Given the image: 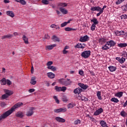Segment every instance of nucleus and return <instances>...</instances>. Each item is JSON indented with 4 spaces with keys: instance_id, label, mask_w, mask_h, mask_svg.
I'll list each match as a JSON object with an SVG mask.
<instances>
[{
    "instance_id": "obj_1",
    "label": "nucleus",
    "mask_w": 127,
    "mask_h": 127,
    "mask_svg": "<svg viewBox=\"0 0 127 127\" xmlns=\"http://www.w3.org/2000/svg\"><path fill=\"white\" fill-rule=\"evenodd\" d=\"M21 106H23V103L21 102H18V103L15 104L10 109V110H8L7 111L4 113L3 114L1 115V116H0V121L4 120V119H6V118H7L8 116H10V115L12 114L15 109H17V108H19V107H21Z\"/></svg>"
},
{
    "instance_id": "obj_2",
    "label": "nucleus",
    "mask_w": 127,
    "mask_h": 127,
    "mask_svg": "<svg viewBox=\"0 0 127 127\" xmlns=\"http://www.w3.org/2000/svg\"><path fill=\"white\" fill-rule=\"evenodd\" d=\"M59 83L63 85L64 86H69L72 83V81L70 79L67 78V79H64V78H61L58 80Z\"/></svg>"
},
{
    "instance_id": "obj_3",
    "label": "nucleus",
    "mask_w": 127,
    "mask_h": 127,
    "mask_svg": "<svg viewBox=\"0 0 127 127\" xmlns=\"http://www.w3.org/2000/svg\"><path fill=\"white\" fill-rule=\"evenodd\" d=\"M90 55H91V51H85L81 54L82 57L85 59L89 58Z\"/></svg>"
},
{
    "instance_id": "obj_4",
    "label": "nucleus",
    "mask_w": 127,
    "mask_h": 127,
    "mask_svg": "<svg viewBox=\"0 0 127 127\" xmlns=\"http://www.w3.org/2000/svg\"><path fill=\"white\" fill-rule=\"evenodd\" d=\"M66 111H67V109H66V108L64 107V108H61L57 109H55L54 110V112L55 113H57V114H58L59 113H64L65 112H66Z\"/></svg>"
},
{
    "instance_id": "obj_5",
    "label": "nucleus",
    "mask_w": 127,
    "mask_h": 127,
    "mask_svg": "<svg viewBox=\"0 0 127 127\" xmlns=\"http://www.w3.org/2000/svg\"><path fill=\"white\" fill-rule=\"evenodd\" d=\"M34 110V108L33 107H31L29 110L26 112V116L27 117H31L34 113L33 112V110Z\"/></svg>"
},
{
    "instance_id": "obj_6",
    "label": "nucleus",
    "mask_w": 127,
    "mask_h": 127,
    "mask_svg": "<svg viewBox=\"0 0 127 127\" xmlns=\"http://www.w3.org/2000/svg\"><path fill=\"white\" fill-rule=\"evenodd\" d=\"M90 39L89 36L88 35H85L84 36H81L80 38V42H86V41H88Z\"/></svg>"
},
{
    "instance_id": "obj_7",
    "label": "nucleus",
    "mask_w": 127,
    "mask_h": 127,
    "mask_svg": "<svg viewBox=\"0 0 127 127\" xmlns=\"http://www.w3.org/2000/svg\"><path fill=\"white\" fill-rule=\"evenodd\" d=\"M73 93L76 95V98L77 99H78V100H80V96L79 95L80 94V87L77 88L75 89L73 91Z\"/></svg>"
},
{
    "instance_id": "obj_8",
    "label": "nucleus",
    "mask_w": 127,
    "mask_h": 127,
    "mask_svg": "<svg viewBox=\"0 0 127 127\" xmlns=\"http://www.w3.org/2000/svg\"><path fill=\"white\" fill-rule=\"evenodd\" d=\"M15 116L17 118H20V119H22L24 117V113L22 111H18L15 114Z\"/></svg>"
},
{
    "instance_id": "obj_9",
    "label": "nucleus",
    "mask_w": 127,
    "mask_h": 127,
    "mask_svg": "<svg viewBox=\"0 0 127 127\" xmlns=\"http://www.w3.org/2000/svg\"><path fill=\"white\" fill-rule=\"evenodd\" d=\"M103 112H104V110L103 109V108H100L98 110H97L95 111V112L94 114V116H99V115H100V114H102V113H103Z\"/></svg>"
},
{
    "instance_id": "obj_10",
    "label": "nucleus",
    "mask_w": 127,
    "mask_h": 127,
    "mask_svg": "<svg viewBox=\"0 0 127 127\" xmlns=\"http://www.w3.org/2000/svg\"><path fill=\"white\" fill-rule=\"evenodd\" d=\"M4 92L5 94L8 97H9V96H11V95L13 94V92L12 91L9 90L8 89H4Z\"/></svg>"
},
{
    "instance_id": "obj_11",
    "label": "nucleus",
    "mask_w": 127,
    "mask_h": 127,
    "mask_svg": "<svg viewBox=\"0 0 127 127\" xmlns=\"http://www.w3.org/2000/svg\"><path fill=\"white\" fill-rule=\"evenodd\" d=\"M52 40L54 41V42H60V39L58 38L56 35H53L52 37Z\"/></svg>"
},
{
    "instance_id": "obj_12",
    "label": "nucleus",
    "mask_w": 127,
    "mask_h": 127,
    "mask_svg": "<svg viewBox=\"0 0 127 127\" xmlns=\"http://www.w3.org/2000/svg\"><path fill=\"white\" fill-rule=\"evenodd\" d=\"M12 36H13V35L12 34L4 35L1 37V39L2 40H3V39H6V38L8 39H10V38H11V37H12Z\"/></svg>"
},
{
    "instance_id": "obj_13",
    "label": "nucleus",
    "mask_w": 127,
    "mask_h": 127,
    "mask_svg": "<svg viewBox=\"0 0 127 127\" xmlns=\"http://www.w3.org/2000/svg\"><path fill=\"white\" fill-rule=\"evenodd\" d=\"M57 46V45L56 44H53V45H50L46 46V49H48V50H52L54 47H56Z\"/></svg>"
},
{
    "instance_id": "obj_14",
    "label": "nucleus",
    "mask_w": 127,
    "mask_h": 127,
    "mask_svg": "<svg viewBox=\"0 0 127 127\" xmlns=\"http://www.w3.org/2000/svg\"><path fill=\"white\" fill-rule=\"evenodd\" d=\"M35 80H36V77H35V76L32 77L30 80V84L31 85H35L37 83V81Z\"/></svg>"
},
{
    "instance_id": "obj_15",
    "label": "nucleus",
    "mask_w": 127,
    "mask_h": 127,
    "mask_svg": "<svg viewBox=\"0 0 127 127\" xmlns=\"http://www.w3.org/2000/svg\"><path fill=\"white\" fill-rule=\"evenodd\" d=\"M55 119L56 121L59 122V123H65V122H66L65 119L60 117H56Z\"/></svg>"
},
{
    "instance_id": "obj_16",
    "label": "nucleus",
    "mask_w": 127,
    "mask_h": 127,
    "mask_svg": "<svg viewBox=\"0 0 127 127\" xmlns=\"http://www.w3.org/2000/svg\"><path fill=\"white\" fill-rule=\"evenodd\" d=\"M59 9L60 11L63 13V14H67V13H68V11L64 8L60 7Z\"/></svg>"
},
{
    "instance_id": "obj_17",
    "label": "nucleus",
    "mask_w": 127,
    "mask_h": 127,
    "mask_svg": "<svg viewBox=\"0 0 127 127\" xmlns=\"http://www.w3.org/2000/svg\"><path fill=\"white\" fill-rule=\"evenodd\" d=\"M91 10H92V11H100V10H101V7L100 6H95L93 7H91Z\"/></svg>"
},
{
    "instance_id": "obj_18",
    "label": "nucleus",
    "mask_w": 127,
    "mask_h": 127,
    "mask_svg": "<svg viewBox=\"0 0 127 127\" xmlns=\"http://www.w3.org/2000/svg\"><path fill=\"white\" fill-rule=\"evenodd\" d=\"M80 87L81 88V89H83V90H87L88 88H89V86L84 84V83H80Z\"/></svg>"
},
{
    "instance_id": "obj_19",
    "label": "nucleus",
    "mask_w": 127,
    "mask_h": 127,
    "mask_svg": "<svg viewBox=\"0 0 127 127\" xmlns=\"http://www.w3.org/2000/svg\"><path fill=\"white\" fill-rule=\"evenodd\" d=\"M6 14H7L8 16H10L11 17H14V13H13V12L11 11H7L6 12Z\"/></svg>"
},
{
    "instance_id": "obj_20",
    "label": "nucleus",
    "mask_w": 127,
    "mask_h": 127,
    "mask_svg": "<svg viewBox=\"0 0 127 127\" xmlns=\"http://www.w3.org/2000/svg\"><path fill=\"white\" fill-rule=\"evenodd\" d=\"M23 40L25 44H28L29 42H28V38H27L25 35H23L22 37Z\"/></svg>"
},
{
    "instance_id": "obj_21",
    "label": "nucleus",
    "mask_w": 127,
    "mask_h": 127,
    "mask_svg": "<svg viewBox=\"0 0 127 127\" xmlns=\"http://www.w3.org/2000/svg\"><path fill=\"white\" fill-rule=\"evenodd\" d=\"M47 75L48 77L50 79H54V78H55V74L52 72H48Z\"/></svg>"
},
{
    "instance_id": "obj_22",
    "label": "nucleus",
    "mask_w": 127,
    "mask_h": 127,
    "mask_svg": "<svg viewBox=\"0 0 127 127\" xmlns=\"http://www.w3.org/2000/svg\"><path fill=\"white\" fill-rule=\"evenodd\" d=\"M15 1H16L17 2H19L21 3V4H22V5H25L26 4V1L24 0H14Z\"/></svg>"
},
{
    "instance_id": "obj_23",
    "label": "nucleus",
    "mask_w": 127,
    "mask_h": 127,
    "mask_svg": "<svg viewBox=\"0 0 127 127\" xmlns=\"http://www.w3.org/2000/svg\"><path fill=\"white\" fill-rule=\"evenodd\" d=\"M91 22H93V24H94L95 25H97V24H99V21H98V19L96 18H93V19L91 20Z\"/></svg>"
},
{
    "instance_id": "obj_24",
    "label": "nucleus",
    "mask_w": 127,
    "mask_h": 127,
    "mask_svg": "<svg viewBox=\"0 0 127 127\" xmlns=\"http://www.w3.org/2000/svg\"><path fill=\"white\" fill-rule=\"evenodd\" d=\"M0 83L1 85H6V79H5V78H3L2 79L0 80Z\"/></svg>"
},
{
    "instance_id": "obj_25",
    "label": "nucleus",
    "mask_w": 127,
    "mask_h": 127,
    "mask_svg": "<svg viewBox=\"0 0 127 127\" xmlns=\"http://www.w3.org/2000/svg\"><path fill=\"white\" fill-rule=\"evenodd\" d=\"M47 68L49 69V70H51L53 72H55V71H56V67H55L53 65L47 66Z\"/></svg>"
},
{
    "instance_id": "obj_26",
    "label": "nucleus",
    "mask_w": 127,
    "mask_h": 127,
    "mask_svg": "<svg viewBox=\"0 0 127 127\" xmlns=\"http://www.w3.org/2000/svg\"><path fill=\"white\" fill-rule=\"evenodd\" d=\"M58 5L59 7H65L67 5V3L65 2L59 3Z\"/></svg>"
},
{
    "instance_id": "obj_27",
    "label": "nucleus",
    "mask_w": 127,
    "mask_h": 127,
    "mask_svg": "<svg viewBox=\"0 0 127 127\" xmlns=\"http://www.w3.org/2000/svg\"><path fill=\"white\" fill-rule=\"evenodd\" d=\"M108 68L111 72H114L117 70V67L114 66H110Z\"/></svg>"
},
{
    "instance_id": "obj_28",
    "label": "nucleus",
    "mask_w": 127,
    "mask_h": 127,
    "mask_svg": "<svg viewBox=\"0 0 127 127\" xmlns=\"http://www.w3.org/2000/svg\"><path fill=\"white\" fill-rule=\"evenodd\" d=\"M100 125L102 127H108L107 125V123H106V122H105L104 121H101L100 122Z\"/></svg>"
},
{
    "instance_id": "obj_29",
    "label": "nucleus",
    "mask_w": 127,
    "mask_h": 127,
    "mask_svg": "<svg viewBox=\"0 0 127 127\" xmlns=\"http://www.w3.org/2000/svg\"><path fill=\"white\" fill-rule=\"evenodd\" d=\"M124 94L123 92H119L115 94L116 97H119V98H121V97H123V95Z\"/></svg>"
},
{
    "instance_id": "obj_30",
    "label": "nucleus",
    "mask_w": 127,
    "mask_h": 127,
    "mask_svg": "<svg viewBox=\"0 0 127 127\" xmlns=\"http://www.w3.org/2000/svg\"><path fill=\"white\" fill-rule=\"evenodd\" d=\"M119 47H121V48H123V47H127V43H120L118 44Z\"/></svg>"
},
{
    "instance_id": "obj_31",
    "label": "nucleus",
    "mask_w": 127,
    "mask_h": 127,
    "mask_svg": "<svg viewBox=\"0 0 127 127\" xmlns=\"http://www.w3.org/2000/svg\"><path fill=\"white\" fill-rule=\"evenodd\" d=\"M111 101V102H114V103H119V102H120V101L119 100V99H118V98H116L115 97L112 98Z\"/></svg>"
},
{
    "instance_id": "obj_32",
    "label": "nucleus",
    "mask_w": 127,
    "mask_h": 127,
    "mask_svg": "<svg viewBox=\"0 0 127 127\" xmlns=\"http://www.w3.org/2000/svg\"><path fill=\"white\" fill-rule=\"evenodd\" d=\"M109 44H110V48L112 47V46H115L116 45V42H115L114 41L111 40L109 41Z\"/></svg>"
},
{
    "instance_id": "obj_33",
    "label": "nucleus",
    "mask_w": 127,
    "mask_h": 127,
    "mask_svg": "<svg viewBox=\"0 0 127 127\" xmlns=\"http://www.w3.org/2000/svg\"><path fill=\"white\" fill-rule=\"evenodd\" d=\"M55 90H56V92H61V87L56 86L55 87Z\"/></svg>"
},
{
    "instance_id": "obj_34",
    "label": "nucleus",
    "mask_w": 127,
    "mask_h": 127,
    "mask_svg": "<svg viewBox=\"0 0 127 127\" xmlns=\"http://www.w3.org/2000/svg\"><path fill=\"white\" fill-rule=\"evenodd\" d=\"M53 98L54 99V100H55L56 103H57V104H59L60 103V101H59V100L58 99V98H57V96H53Z\"/></svg>"
},
{
    "instance_id": "obj_35",
    "label": "nucleus",
    "mask_w": 127,
    "mask_h": 127,
    "mask_svg": "<svg viewBox=\"0 0 127 127\" xmlns=\"http://www.w3.org/2000/svg\"><path fill=\"white\" fill-rule=\"evenodd\" d=\"M110 46H107V45H105L103 47H102L103 50H108V49H110Z\"/></svg>"
},
{
    "instance_id": "obj_36",
    "label": "nucleus",
    "mask_w": 127,
    "mask_h": 127,
    "mask_svg": "<svg viewBox=\"0 0 127 127\" xmlns=\"http://www.w3.org/2000/svg\"><path fill=\"white\" fill-rule=\"evenodd\" d=\"M74 106H75V105H74V104L73 103H69L67 105V108L68 109H72L74 107Z\"/></svg>"
},
{
    "instance_id": "obj_37",
    "label": "nucleus",
    "mask_w": 127,
    "mask_h": 127,
    "mask_svg": "<svg viewBox=\"0 0 127 127\" xmlns=\"http://www.w3.org/2000/svg\"><path fill=\"white\" fill-rule=\"evenodd\" d=\"M42 2L45 5L49 4V1L48 0H42Z\"/></svg>"
},
{
    "instance_id": "obj_38",
    "label": "nucleus",
    "mask_w": 127,
    "mask_h": 127,
    "mask_svg": "<svg viewBox=\"0 0 127 127\" xmlns=\"http://www.w3.org/2000/svg\"><path fill=\"white\" fill-rule=\"evenodd\" d=\"M8 95H7L6 94H4L1 96V100H4V99H7L8 98Z\"/></svg>"
},
{
    "instance_id": "obj_39",
    "label": "nucleus",
    "mask_w": 127,
    "mask_h": 127,
    "mask_svg": "<svg viewBox=\"0 0 127 127\" xmlns=\"http://www.w3.org/2000/svg\"><path fill=\"white\" fill-rule=\"evenodd\" d=\"M121 115L122 116V117H124V118L125 117H127V114L125 111L121 112Z\"/></svg>"
},
{
    "instance_id": "obj_40",
    "label": "nucleus",
    "mask_w": 127,
    "mask_h": 127,
    "mask_svg": "<svg viewBox=\"0 0 127 127\" xmlns=\"http://www.w3.org/2000/svg\"><path fill=\"white\" fill-rule=\"evenodd\" d=\"M97 96L99 100H102V96H101V92L100 91L97 92Z\"/></svg>"
},
{
    "instance_id": "obj_41",
    "label": "nucleus",
    "mask_w": 127,
    "mask_h": 127,
    "mask_svg": "<svg viewBox=\"0 0 127 127\" xmlns=\"http://www.w3.org/2000/svg\"><path fill=\"white\" fill-rule=\"evenodd\" d=\"M64 30H65V31H71V30H74V29L72 28L66 27L65 28Z\"/></svg>"
},
{
    "instance_id": "obj_42",
    "label": "nucleus",
    "mask_w": 127,
    "mask_h": 127,
    "mask_svg": "<svg viewBox=\"0 0 127 127\" xmlns=\"http://www.w3.org/2000/svg\"><path fill=\"white\" fill-rule=\"evenodd\" d=\"M95 29H96V25L92 24V25H91V30L92 31H94V30H95Z\"/></svg>"
},
{
    "instance_id": "obj_43",
    "label": "nucleus",
    "mask_w": 127,
    "mask_h": 127,
    "mask_svg": "<svg viewBox=\"0 0 127 127\" xmlns=\"http://www.w3.org/2000/svg\"><path fill=\"white\" fill-rule=\"evenodd\" d=\"M123 1H125V0H118L116 2V4H120V3H122V2H123Z\"/></svg>"
},
{
    "instance_id": "obj_44",
    "label": "nucleus",
    "mask_w": 127,
    "mask_h": 127,
    "mask_svg": "<svg viewBox=\"0 0 127 127\" xmlns=\"http://www.w3.org/2000/svg\"><path fill=\"white\" fill-rule=\"evenodd\" d=\"M126 61V59L124 58H122V59H120V61H119L120 63H121V64H123L124 62Z\"/></svg>"
},
{
    "instance_id": "obj_45",
    "label": "nucleus",
    "mask_w": 127,
    "mask_h": 127,
    "mask_svg": "<svg viewBox=\"0 0 127 127\" xmlns=\"http://www.w3.org/2000/svg\"><path fill=\"white\" fill-rule=\"evenodd\" d=\"M121 19H124H124H127V15L124 14V15H121Z\"/></svg>"
},
{
    "instance_id": "obj_46",
    "label": "nucleus",
    "mask_w": 127,
    "mask_h": 127,
    "mask_svg": "<svg viewBox=\"0 0 127 127\" xmlns=\"http://www.w3.org/2000/svg\"><path fill=\"white\" fill-rule=\"evenodd\" d=\"M85 46L86 44H80V48H81V49H84Z\"/></svg>"
},
{
    "instance_id": "obj_47",
    "label": "nucleus",
    "mask_w": 127,
    "mask_h": 127,
    "mask_svg": "<svg viewBox=\"0 0 127 127\" xmlns=\"http://www.w3.org/2000/svg\"><path fill=\"white\" fill-rule=\"evenodd\" d=\"M67 90V87L65 86H63L61 87V91L62 92H65Z\"/></svg>"
},
{
    "instance_id": "obj_48",
    "label": "nucleus",
    "mask_w": 127,
    "mask_h": 127,
    "mask_svg": "<svg viewBox=\"0 0 127 127\" xmlns=\"http://www.w3.org/2000/svg\"><path fill=\"white\" fill-rule=\"evenodd\" d=\"M52 64H53V62H51V61L48 62L47 63V66H48V67H50V66H51V65H52Z\"/></svg>"
},
{
    "instance_id": "obj_49",
    "label": "nucleus",
    "mask_w": 127,
    "mask_h": 127,
    "mask_svg": "<svg viewBox=\"0 0 127 127\" xmlns=\"http://www.w3.org/2000/svg\"><path fill=\"white\" fill-rule=\"evenodd\" d=\"M62 99L63 102H67L68 101V99L66 96H63Z\"/></svg>"
},
{
    "instance_id": "obj_50",
    "label": "nucleus",
    "mask_w": 127,
    "mask_h": 127,
    "mask_svg": "<svg viewBox=\"0 0 127 127\" xmlns=\"http://www.w3.org/2000/svg\"><path fill=\"white\" fill-rule=\"evenodd\" d=\"M81 101H84L86 102V101H88V98H86L85 97H81Z\"/></svg>"
},
{
    "instance_id": "obj_51",
    "label": "nucleus",
    "mask_w": 127,
    "mask_h": 127,
    "mask_svg": "<svg viewBox=\"0 0 127 127\" xmlns=\"http://www.w3.org/2000/svg\"><path fill=\"white\" fill-rule=\"evenodd\" d=\"M67 25V23L66 22H64L61 24V27H65Z\"/></svg>"
},
{
    "instance_id": "obj_52",
    "label": "nucleus",
    "mask_w": 127,
    "mask_h": 127,
    "mask_svg": "<svg viewBox=\"0 0 127 127\" xmlns=\"http://www.w3.org/2000/svg\"><path fill=\"white\" fill-rule=\"evenodd\" d=\"M6 104H5V103L4 102H1L0 104V107H1L2 108H3V107H5V106H6Z\"/></svg>"
},
{
    "instance_id": "obj_53",
    "label": "nucleus",
    "mask_w": 127,
    "mask_h": 127,
    "mask_svg": "<svg viewBox=\"0 0 127 127\" xmlns=\"http://www.w3.org/2000/svg\"><path fill=\"white\" fill-rule=\"evenodd\" d=\"M6 83L8 86H10V85H11V81H10V80L9 79H7L6 81Z\"/></svg>"
},
{
    "instance_id": "obj_54",
    "label": "nucleus",
    "mask_w": 127,
    "mask_h": 127,
    "mask_svg": "<svg viewBox=\"0 0 127 127\" xmlns=\"http://www.w3.org/2000/svg\"><path fill=\"white\" fill-rule=\"evenodd\" d=\"M28 92L29 93H33V92H35V89L34 88L30 89Z\"/></svg>"
},
{
    "instance_id": "obj_55",
    "label": "nucleus",
    "mask_w": 127,
    "mask_h": 127,
    "mask_svg": "<svg viewBox=\"0 0 127 127\" xmlns=\"http://www.w3.org/2000/svg\"><path fill=\"white\" fill-rule=\"evenodd\" d=\"M118 35H119V36L125 35V31H120V34H118Z\"/></svg>"
},
{
    "instance_id": "obj_56",
    "label": "nucleus",
    "mask_w": 127,
    "mask_h": 127,
    "mask_svg": "<svg viewBox=\"0 0 127 127\" xmlns=\"http://www.w3.org/2000/svg\"><path fill=\"white\" fill-rule=\"evenodd\" d=\"M45 39H49L50 38V36H49V34L45 35Z\"/></svg>"
},
{
    "instance_id": "obj_57",
    "label": "nucleus",
    "mask_w": 127,
    "mask_h": 127,
    "mask_svg": "<svg viewBox=\"0 0 127 127\" xmlns=\"http://www.w3.org/2000/svg\"><path fill=\"white\" fill-rule=\"evenodd\" d=\"M102 13H103V11L102 10H100L99 12L97 14L96 16H100L101 15V14H102Z\"/></svg>"
},
{
    "instance_id": "obj_58",
    "label": "nucleus",
    "mask_w": 127,
    "mask_h": 127,
    "mask_svg": "<svg viewBox=\"0 0 127 127\" xmlns=\"http://www.w3.org/2000/svg\"><path fill=\"white\" fill-rule=\"evenodd\" d=\"M123 57H127V53L126 52H124L123 54H122Z\"/></svg>"
},
{
    "instance_id": "obj_59",
    "label": "nucleus",
    "mask_w": 127,
    "mask_h": 127,
    "mask_svg": "<svg viewBox=\"0 0 127 127\" xmlns=\"http://www.w3.org/2000/svg\"><path fill=\"white\" fill-rule=\"evenodd\" d=\"M80 75H81V76H85V74H84V71L83 70H80Z\"/></svg>"
},
{
    "instance_id": "obj_60",
    "label": "nucleus",
    "mask_w": 127,
    "mask_h": 127,
    "mask_svg": "<svg viewBox=\"0 0 127 127\" xmlns=\"http://www.w3.org/2000/svg\"><path fill=\"white\" fill-rule=\"evenodd\" d=\"M75 125H78V124H80V120H77L74 121Z\"/></svg>"
},
{
    "instance_id": "obj_61",
    "label": "nucleus",
    "mask_w": 127,
    "mask_h": 127,
    "mask_svg": "<svg viewBox=\"0 0 127 127\" xmlns=\"http://www.w3.org/2000/svg\"><path fill=\"white\" fill-rule=\"evenodd\" d=\"M99 41L100 42H103V43H105V42H106V39H100L99 40Z\"/></svg>"
},
{
    "instance_id": "obj_62",
    "label": "nucleus",
    "mask_w": 127,
    "mask_h": 127,
    "mask_svg": "<svg viewBox=\"0 0 127 127\" xmlns=\"http://www.w3.org/2000/svg\"><path fill=\"white\" fill-rule=\"evenodd\" d=\"M63 54H67V53H68V51H66L65 50H64L63 51Z\"/></svg>"
},
{
    "instance_id": "obj_63",
    "label": "nucleus",
    "mask_w": 127,
    "mask_h": 127,
    "mask_svg": "<svg viewBox=\"0 0 127 127\" xmlns=\"http://www.w3.org/2000/svg\"><path fill=\"white\" fill-rule=\"evenodd\" d=\"M55 26H57V25L55 24H52L51 25V27L52 28H55Z\"/></svg>"
},
{
    "instance_id": "obj_64",
    "label": "nucleus",
    "mask_w": 127,
    "mask_h": 127,
    "mask_svg": "<svg viewBox=\"0 0 127 127\" xmlns=\"http://www.w3.org/2000/svg\"><path fill=\"white\" fill-rule=\"evenodd\" d=\"M121 8H122V9H123V10H127V9L126 8V6H122Z\"/></svg>"
}]
</instances>
